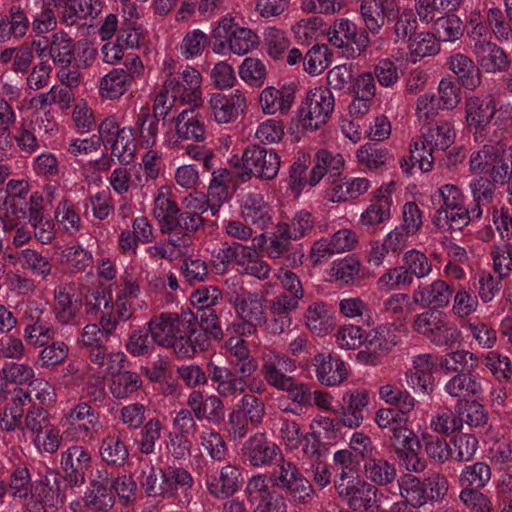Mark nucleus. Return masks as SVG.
Masks as SVG:
<instances>
[{
  "mask_svg": "<svg viewBox=\"0 0 512 512\" xmlns=\"http://www.w3.org/2000/svg\"><path fill=\"white\" fill-rule=\"evenodd\" d=\"M439 368L445 374H461L478 367V357L467 350H454L437 358Z\"/></svg>",
  "mask_w": 512,
  "mask_h": 512,
  "instance_id": "44",
  "label": "nucleus"
},
{
  "mask_svg": "<svg viewBox=\"0 0 512 512\" xmlns=\"http://www.w3.org/2000/svg\"><path fill=\"white\" fill-rule=\"evenodd\" d=\"M397 344L396 335L391 327L379 326L369 331L365 338L366 351L358 353V359L366 364L376 365L380 354H387Z\"/></svg>",
  "mask_w": 512,
  "mask_h": 512,
  "instance_id": "25",
  "label": "nucleus"
},
{
  "mask_svg": "<svg viewBox=\"0 0 512 512\" xmlns=\"http://www.w3.org/2000/svg\"><path fill=\"white\" fill-rule=\"evenodd\" d=\"M99 456L109 467L120 468L129 459V450L120 431L109 432L99 446Z\"/></svg>",
  "mask_w": 512,
  "mask_h": 512,
  "instance_id": "39",
  "label": "nucleus"
},
{
  "mask_svg": "<svg viewBox=\"0 0 512 512\" xmlns=\"http://www.w3.org/2000/svg\"><path fill=\"white\" fill-rule=\"evenodd\" d=\"M131 84L125 70L115 68L101 79L100 94L110 100L118 99L129 89Z\"/></svg>",
  "mask_w": 512,
  "mask_h": 512,
  "instance_id": "54",
  "label": "nucleus"
},
{
  "mask_svg": "<svg viewBox=\"0 0 512 512\" xmlns=\"http://www.w3.org/2000/svg\"><path fill=\"white\" fill-rule=\"evenodd\" d=\"M273 487L284 492L294 503L306 505L314 497L315 491L310 481L300 472L296 464L280 458L269 475Z\"/></svg>",
  "mask_w": 512,
  "mask_h": 512,
  "instance_id": "4",
  "label": "nucleus"
},
{
  "mask_svg": "<svg viewBox=\"0 0 512 512\" xmlns=\"http://www.w3.org/2000/svg\"><path fill=\"white\" fill-rule=\"evenodd\" d=\"M453 295V288L444 280L437 279L431 284L420 285L414 290L413 302L429 309L440 310L448 306Z\"/></svg>",
  "mask_w": 512,
  "mask_h": 512,
  "instance_id": "31",
  "label": "nucleus"
},
{
  "mask_svg": "<svg viewBox=\"0 0 512 512\" xmlns=\"http://www.w3.org/2000/svg\"><path fill=\"white\" fill-rule=\"evenodd\" d=\"M310 170V186H316L325 176L328 185L330 181L342 175L345 160L340 153H333L326 149L318 150L313 158Z\"/></svg>",
  "mask_w": 512,
  "mask_h": 512,
  "instance_id": "28",
  "label": "nucleus"
},
{
  "mask_svg": "<svg viewBox=\"0 0 512 512\" xmlns=\"http://www.w3.org/2000/svg\"><path fill=\"white\" fill-rule=\"evenodd\" d=\"M192 312L185 311L180 315L163 312L152 317L147 326L154 342L164 348H172L180 358H191L192 348L189 333H192Z\"/></svg>",
  "mask_w": 512,
  "mask_h": 512,
  "instance_id": "1",
  "label": "nucleus"
},
{
  "mask_svg": "<svg viewBox=\"0 0 512 512\" xmlns=\"http://www.w3.org/2000/svg\"><path fill=\"white\" fill-rule=\"evenodd\" d=\"M434 31L439 41L454 42L463 36L464 24L456 15H447L436 19Z\"/></svg>",
  "mask_w": 512,
  "mask_h": 512,
  "instance_id": "63",
  "label": "nucleus"
},
{
  "mask_svg": "<svg viewBox=\"0 0 512 512\" xmlns=\"http://www.w3.org/2000/svg\"><path fill=\"white\" fill-rule=\"evenodd\" d=\"M210 114L219 124L235 121L246 108V97L240 90L229 94L213 93L208 101Z\"/></svg>",
  "mask_w": 512,
  "mask_h": 512,
  "instance_id": "18",
  "label": "nucleus"
},
{
  "mask_svg": "<svg viewBox=\"0 0 512 512\" xmlns=\"http://www.w3.org/2000/svg\"><path fill=\"white\" fill-rule=\"evenodd\" d=\"M408 50L413 62L424 57L436 55L440 51L439 40L434 33H416L408 41Z\"/></svg>",
  "mask_w": 512,
  "mask_h": 512,
  "instance_id": "57",
  "label": "nucleus"
},
{
  "mask_svg": "<svg viewBox=\"0 0 512 512\" xmlns=\"http://www.w3.org/2000/svg\"><path fill=\"white\" fill-rule=\"evenodd\" d=\"M469 46L478 66L486 73L506 72L511 60L504 49L491 41L487 27L477 24L469 34Z\"/></svg>",
  "mask_w": 512,
  "mask_h": 512,
  "instance_id": "5",
  "label": "nucleus"
},
{
  "mask_svg": "<svg viewBox=\"0 0 512 512\" xmlns=\"http://www.w3.org/2000/svg\"><path fill=\"white\" fill-rule=\"evenodd\" d=\"M240 208L243 219L260 229L267 228L272 221L271 208L259 192L245 194Z\"/></svg>",
  "mask_w": 512,
  "mask_h": 512,
  "instance_id": "36",
  "label": "nucleus"
},
{
  "mask_svg": "<svg viewBox=\"0 0 512 512\" xmlns=\"http://www.w3.org/2000/svg\"><path fill=\"white\" fill-rule=\"evenodd\" d=\"M240 455L250 466L266 467L272 465L278 456L281 457V449L266 433L257 432L243 443Z\"/></svg>",
  "mask_w": 512,
  "mask_h": 512,
  "instance_id": "13",
  "label": "nucleus"
},
{
  "mask_svg": "<svg viewBox=\"0 0 512 512\" xmlns=\"http://www.w3.org/2000/svg\"><path fill=\"white\" fill-rule=\"evenodd\" d=\"M60 21L67 26L78 24L82 20L95 19L102 11L100 0H54Z\"/></svg>",
  "mask_w": 512,
  "mask_h": 512,
  "instance_id": "23",
  "label": "nucleus"
},
{
  "mask_svg": "<svg viewBox=\"0 0 512 512\" xmlns=\"http://www.w3.org/2000/svg\"><path fill=\"white\" fill-rule=\"evenodd\" d=\"M296 86L294 84L283 85L280 88L273 86L262 90L260 105L265 114L273 115L277 112L286 114L295 100Z\"/></svg>",
  "mask_w": 512,
  "mask_h": 512,
  "instance_id": "35",
  "label": "nucleus"
},
{
  "mask_svg": "<svg viewBox=\"0 0 512 512\" xmlns=\"http://www.w3.org/2000/svg\"><path fill=\"white\" fill-rule=\"evenodd\" d=\"M334 105L330 89L320 87L310 91L299 108L303 128L310 131L319 129L329 119Z\"/></svg>",
  "mask_w": 512,
  "mask_h": 512,
  "instance_id": "8",
  "label": "nucleus"
},
{
  "mask_svg": "<svg viewBox=\"0 0 512 512\" xmlns=\"http://www.w3.org/2000/svg\"><path fill=\"white\" fill-rule=\"evenodd\" d=\"M109 471L100 469L90 481V487L85 492L83 501L87 507L94 511L107 512L115 505V495L111 489Z\"/></svg>",
  "mask_w": 512,
  "mask_h": 512,
  "instance_id": "22",
  "label": "nucleus"
},
{
  "mask_svg": "<svg viewBox=\"0 0 512 512\" xmlns=\"http://www.w3.org/2000/svg\"><path fill=\"white\" fill-rule=\"evenodd\" d=\"M421 144L426 151H444L449 148L455 139V132L452 125L445 120H436L434 123L425 125L422 129Z\"/></svg>",
  "mask_w": 512,
  "mask_h": 512,
  "instance_id": "37",
  "label": "nucleus"
},
{
  "mask_svg": "<svg viewBox=\"0 0 512 512\" xmlns=\"http://www.w3.org/2000/svg\"><path fill=\"white\" fill-rule=\"evenodd\" d=\"M445 391L452 397L467 398L482 393V385L478 375L467 371L452 376L445 384Z\"/></svg>",
  "mask_w": 512,
  "mask_h": 512,
  "instance_id": "48",
  "label": "nucleus"
},
{
  "mask_svg": "<svg viewBox=\"0 0 512 512\" xmlns=\"http://www.w3.org/2000/svg\"><path fill=\"white\" fill-rule=\"evenodd\" d=\"M202 77L198 70L187 67L181 72L170 74L155 98L162 97L169 111L177 103L198 107L202 104Z\"/></svg>",
  "mask_w": 512,
  "mask_h": 512,
  "instance_id": "2",
  "label": "nucleus"
},
{
  "mask_svg": "<svg viewBox=\"0 0 512 512\" xmlns=\"http://www.w3.org/2000/svg\"><path fill=\"white\" fill-rule=\"evenodd\" d=\"M207 373L209 379L216 385L215 389L220 397H237L246 391L248 376L237 374L229 367L209 363Z\"/></svg>",
  "mask_w": 512,
  "mask_h": 512,
  "instance_id": "21",
  "label": "nucleus"
},
{
  "mask_svg": "<svg viewBox=\"0 0 512 512\" xmlns=\"http://www.w3.org/2000/svg\"><path fill=\"white\" fill-rule=\"evenodd\" d=\"M84 294L75 283L57 286L54 290V314L56 320L63 325H74L83 306Z\"/></svg>",
  "mask_w": 512,
  "mask_h": 512,
  "instance_id": "10",
  "label": "nucleus"
},
{
  "mask_svg": "<svg viewBox=\"0 0 512 512\" xmlns=\"http://www.w3.org/2000/svg\"><path fill=\"white\" fill-rule=\"evenodd\" d=\"M27 6L13 4L7 12L0 13V43L23 39L30 28Z\"/></svg>",
  "mask_w": 512,
  "mask_h": 512,
  "instance_id": "24",
  "label": "nucleus"
},
{
  "mask_svg": "<svg viewBox=\"0 0 512 512\" xmlns=\"http://www.w3.org/2000/svg\"><path fill=\"white\" fill-rule=\"evenodd\" d=\"M329 42L336 48L348 47L351 44L356 46L358 55L366 52L371 43L367 30L358 26L347 18H338L328 29Z\"/></svg>",
  "mask_w": 512,
  "mask_h": 512,
  "instance_id": "15",
  "label": "nucleus"
},
{
  "mask_svg": "<svg viewBox=\"0 0 512 512\" xmlns=\"http://www.w3.org/2000/svg\"><path fill=\"white\" fill-rule=\"evenodd\" d=\"M391 195L385 194L379 189L375 200L361 214L360 223L364 226H376L390 218Z\"/></svg>",
  "mask_w": 512,
  "mask_h": 512,
  "instance_id": "52",
  "label": "nucleus"
},
{
  "mask_svg": "<svg viewBox=\"0 0 512 512\" xmlns=\"http://www.w3.org/2000/svg\"><path fill=\"white\" fill-rule=\"evenodd\" d=\"M497 184L487 176H477L470 181L469 187L473 197L472 214L474 216L483 215V207L493 203Z\"/></svg>",
  "mask_w": 512,
  "mask_h": 512,
  "instance_id": "47",
  "label": "nucleus"
},
{
  "mask_svg": "<svg viewBox=\"0 0 512 512\" xmlns=\"http://www.w3.org/2000/svg\"><path fill=\"white\" fill-rule=\"evenodd\" d=\"M491 479V468L485 462H476L472 465H466L460 476L459 481L462 487L483 488Z\"/></svg>",
  "mask_w": 512,
  "mask_h": 512,
  "instance_id": "62",
  "label": "nucleus"
},
{
  "mask_svg": "<svg viewBox=\"0 0 512 512\" xmlns=\"http://www.w3.org/2000/svg\"><path fill=\"white\" fill-rule=\"evenodd\" d=\"M369 404V393L365 389H354L342 397L341 406L335 411L338 422L350 429L360 427Z\"/></svg>",
  "mask_w": 512,
  "mask_h": 512,
  "instance_id": "19",
  "label": "nucleus"
},
{
  "mask_svg": "<svg viewBox=\"0 0 512 512\" xmlns=\"http://www.w3.org/2000/svg\"><path fill=\"white\" fill-rule=\"evenodd\" d=\"M169 107L165 106V100L162 101V97L155 98L153 105V115H151L148 109H141L137 116V126L139 128V137L141 145L145 148H150L156 144L158 132H159V121L164 119L169 114Z\"/></svg>",
  "mask_w": 512,
  "mask_h": 512,
  "instance_id": "27",
  "label": "nucleus"
},
{
  "mask_svg": "<svg viewBox=\"0 0 512 512\" xmlns=\"http://www.w3.org/2000/svg\"><path fill=\"white\" fill-rule=\"evenodd\" d=\"M446 65L458 77L464 88L473 90L481 84L480 68L469 56L460 52L452 54L447 58Z\"/></svg>",
  "mask_w": 512,
  "mask_h": 512,
  "instance_id": "38",
  "label": "nucleus"
},
{
  "mask_svg": "<svg viewBox=\"0 0 512 512\" xmlns=\"http://www.w3.org/2000/svg\"><path fill=\"white\" fill-rule=\"evenodd\" d=\"M311 363L315 367L317 379L323 385H339L348 376L345 362L331 354L318 353L312 358Z\"/></svg>",
  "mask_w": 512,
  "mask_h": 512,
  "instance_id": "33",
  "label": "nucleus"
},
{
  "mask_svg": "<svg viewBox=\"0 0 512 512\" xmlns=\"http://www.w3.org/2000/svg\"><path fill=\"white\" fill-rule=\"evenodd\" d=\"M311 164L309 154L298 152V156L290 166L288 185L296 197L300 195L306 185L310 186V173L307 175V169Z\"/></svg>",
  "mask_w": 512,
  "mask_h": 512,
  "instance_id": "56",
  "label": "nucleus"
},
{
  "mask_svg": "<svg viewBox=\"0 0 512 512\" xmlns=\"http://www.w3.org/2000/svg\"><path fill=\"white\" fill-rule=\"evenodd\" d=\"M179 212L177 203L168 191L159 190L154 198L152 214L159 221L160 231H165L174 215Z\"/></svg>",
  "mask_w": 512,
  "mask_h": 512,
  "instance_id": "60",
  "label": "nucleus"
},
{
  "mask_svg": "<svg viewBox=\"0 0 512 512\" xmlns=\"http://www.w3.org/2000/svg\"><path fill=\"white\" fill-rule=\"evenodd\" d=\"M76 42L65 33L52 35L49 44V55L59 67L73 66L75 61Z\"/></svg>",
  "mask_w": 512,
  "mask_h": 512,
  "instance_id": "49",
  "label": "nucleus"
},
{
  "mask_svg": "<svg viewBox=\"0 0 512 512\" xmlns=\"http://www.w3.org/2000/svg\"><path fill=\"white\" fill-rule=\"evenodd\" d=\"M286 222L278 223L274 232L266 240L265 252L270 259L280 260L284 265H298L303 253L292 244Z\"/></svg>",
  "mask_w": 512,
  "mask_h": 512,
  "instance_id": "16",
  "label": "nucleus"
},
{
  "mask_svg": "<svg viewBox=\"0 0 512 512\" xmlns=\"http://www.w3.org/2000/svg\"><path fill=\"white\" fill-rule=\"evenodd\" d=\"M495 113L496 104L493 99H482L476 96L466 99V123L477 141L488 138Z\"/></svg>",
  "mask_w": 512,
  "mask_h": 512,
  "instance_id": "12",
  "label": "nucleus"
},
{
  "mask_svg": "<svg viewBox=\"0 0 512 512\" xmlns=\"http://www.w3.org/2000/svg\"><path fill=\"white\" fill-rule=\"evenodd\" d=\"M112 157H115L121 165H129L135 157L136 144L133 130L122 127V133L108 144Z\"/></svg>",
  "mask_w": 512,
  "mask_h": 512,
  "instance_id": "55",
  "label": "nucleus"
},
{
  "mask_svg": "<svg viewBox=\"0 0 512 512\" xmlns=\"http://www.w3.org/2000/svg\"><path fill=\"white\" fill-rule=\"evenodd\" d=\"M489 178L500 185L508 184L512 179V146H497L487 171Z\"/></svg>",
  "mask_w": 512,
  "mask_h": 512,
  "instance_id": "50",
  "label": "nucleus"
},
{
  "mask_svg": "<svg viewBox=\"0 0 512 512\" xmlns=\"http://www.w3.org/2000/svg\"><path fill=\"white\" fill-rule=\"evenodd\" d=\"M91 465L92 455L83 446L73 445L61 453V470L70 488L81 487L86 482Z\"/></svg>",
  "mask_w": 512,
  "mask_h": 512,
  "instance_id": "14",
  "label": "nucleus"
},
{
  "mask_svg": "<svg viewBox=\"0 0 512 512\" xmlns=\"http://www.w3.org/2000/svg\"><path fill=\"white\" fill-rule=\"evenodd\" d=\"M204 224V218L198 211L177 212L165 231L168 241L174 247L187 246L191 242L190 235L196 233Z\"/></svg>",
  "mask_w": 512,
  "mask_h": 512,
  "instance_id": "17",
  "label": "nucleus"
},
{
  "mask_svg": "<svg viewBox=\"0 0 512 512\" xmlns=\"http://www.w3.org/2000/svg\"><path fill=\"white\" fill-rule=\"evenodd\" d=\"M481 217L472 214V206L466 208L461 205L456 209H438L433 217V224L443 231H456Z\"/></svg>",
  "mask_w": 512,
  "mask_h": 512,
  "instance_id": "41",
  "label": "nucleus"
},
{
  "mask_svg": "<svg viewBox=\"0 0 512 512\" xmlns=\"http://www.w3.org/2000/svg\"><path fill=\"white\" fill-rule=\"evenodd\" d=\"M226 347L231 356L238 361V372L244 376L253 375L257 369V361L251 356L247 342L240 337H230L226 342Z\"/></svg>",
  "mask_w": 512,
  "mask_h": 512,
  "instance_id": "53",
  "label": "nucleus"
},
{
  "mask_svg": "<svg viewBox=\"0 0 512 512\" xmlns=\"http://www.w3.org/2000/svg\"><path fill=\"white\" fill-rule=\"evenodd\" d=\"M394 11L393 0H361L359 13L368 34L378 35Z\"/></svg>",
  "mask_w": 512,
  "mask_h": 512,
  "instance_id": "29",
  "label": "nucleus"
},
{
  "mask_svg": "<svg viewBox=\"0 0 512 512\" xmlns=\"http://www.w3.org/2000/svg\"><path fill=\"white\" fill-rule=\"evenodd\" d=\"M399 494L402 502L412 509L420 508L428 502L427 487L420 478L412 474H404L398 479Z\"/></svg>",
  "mask_w": 512,
  "mask_h": 512,
  "instance_id": "45",
  "label": "nucleus"
},
{
  "mask_svg": "<svg viewBox=\"0 0 512 512\" xmlns=\"http://www.w3.org/2000/svg\"><path fill=\"white\" fill-rule=\"evenodd\" d=\"M437 365V357L424 353L413 359V368L406 372V382L415 391L430 393L434 387L433 368Z\"/></svg>",
  "mask_w": 512,
  "mask_h": 512,
  "instance_id": "30",
  "label": "nucleus"
},
{
  "mask_svg": "<svg viewBox=\"0 0 512 512\" xmlns=\"http://www.w3.org/2000/svg\"><path fill=\"white\" fill-rule=\"evenodd\" d=\"M359 162L369 169H378L392 158L389 151L378 143H367L357 150Z\"/></svg>",
  "mask_w": 512,
  "mask_h": 512,
  "instance_id": "64",
  "label": "nucleus"
},
{
  "mask_svg": "<svg viewBox=\"0 0 512 512\" xmlns=\"http://www.w3.org/2000/svg\"><path fill=\"white\" fill-rule=\"evenodd\" d=\"M187 405L193 411L196 419L218 425L224 421L225 407L219 395H204L199 391H192L187 399Z\"/></svg>",
  "mask_w": 512,
  "mask_h": 512,
  "instance_id": "26",
  "label": "nucleus"
},
{
  "mask_svg": "<svg viewBox=\"0 0 512 512\" xmlns=\"http://www.w3.org/2000/svg\"><path fill=\"white\" fill-rule=\"evenodd\" d=\"M363 470L366 479L379 486H388L397 478L395 464L381 457L379 453L363 464Z\"/></svg>",
  "mask_w": 512,
  "mask_h": 512,
  "instance_id": "46",
  "label": "nucleus"
},
{
  "mask_svg": "<svg viewBox=\"0 0 512 512\" xmlns=\"http://www.w3.org/2000/svg\"><path fill=\"white\" fill-rule=\"evenodd\" d=\"M295 369L296 364L293 359L285 354L270 352L263 357L260 372L269 386L280 390L293 378L290 373Z\"/></svg>",
  "mask_w": 512,
  "mask_h": 512,
  "instance_id": "20",
  "label": "nucleus"
},
{
  "mask_svg": "<svg viewBox=\"0 0 512 512\" xmlns=\"http://www.w3.org/2000/svg\"><path fill=\"white\" fill-rule=\"evenodd\" d=\"M191 330L189 337L193 342L190 344L192 357L201 351H205L209 346V339L221 340L223 338V330L221 328L219 316L215 309H203L195 316L192 312Z\"/></svg>",
  "mask_w": 512,
  "mask_h": 512,
  "instance_id": "11",
  "label": "nucleus"
},
{
  "mask_svg": "<svg viewBox=\"0 0 512 512\" xmlns=\"http://www.w3.org/2000/svg\"><path fill=\"white\" fill-rule=\"evenodd\" d=\"M265 302L266 299L261 294L243 289L233 296V305L239 319H250L262 324L267 322Z\"/></svg>",
  "mask_w": 512,
  "mask_h": 512,
  "instance_id": "34",
  "label": "nucleus"
},
{
  "mask_svg": "<svg viewBox=\"0 0 512 512\" xmlns=\"http://www.w3.org/2000/svg\"><path fill=\"white\" fill-rule=\"evenodd\" d=\"M53 479V483H51L45 476V481L38 483L31 494V499L35 500L32 508L38 512L40 510L46 512L45 507L57 508L64 503L65 495L60 490L58 478L54 476Z\"/></svg>",
  "mask_w": 512,
  "mask_h": 512,
  "instance_id": "42",
  "label": "nucleus"
},
{
  "mask_svg": "<svg viewBox=\"0 0 512 512\" xmlns=\"http://www.w3.org/2000/svg\"><path fill=\"white\" fill-rule=\"evenodd\" d=\"M241 162L237 176L242 182H247L252 177L271 181L277 176L281 164L280 156L275 150L260 145L247 146L242 153Z\"/></svg>",
  "mask_w": 512,
  "mask_h": 512,
  "instance_id": "6",
  "label": "nucleus"
},
{
  "mask_svg": "<svg viewBox=\"0 0 512 512\" xmlns=\"http://www.w3.org/2000/svg\"><path fill=\"white\" fill-rule=\"evenodd\" d=\"M412 329L437 347L452 348L461 340V331L449 316L437 309H427L415 316Z\"/></svg>",
  "mask_w": 512,
  "mask_h": 512,
  "instance_id": "3",
  "label": "nucleus"
},
{
  "mask_svg": "<svg viewBox=\"0 0 512 512\" xmlns=\"http://www.w3.org/2000/svg\"><path fill=\"white\" fill-rule=\"evenodd\" d=\"M29 396V393H24L22 388L11 392L7 406L0 417L1 430L10 432L22 425L24 406L29 404Z\"/></svg>",
  "mask_w": 512,
  "mask_h": 512,
  "instance_id": "40",
  "label": "nucleus"
},
{
  "mask_svg": "<svg viewBox=\"0 0 512 512\" xmlns=\"http://www.w3.org/2000/svg\"><path fill=\"white\" fill-rule=\"evenodd\" d=\"M456 412L461 419V427L466 423L471 428H481L488 423V412L485 407L477 401L459 402L456 405Z\"/></svg>",
  "mask_w": 512,
  "mask_h": 512,
  "instance_id": "59",
  "label": "nucleus"
},
{
  "mask_svg": "<svg viewBox=\"0 0 512 512\" xmlns=\"http://www.w3.org/2000/svg\"><path fill=\"white\" fill-rule=\"evenodd\" d=\"M175 126L179 138L203 141L206 137L203 117L195 111V107L180 112L175 119Z\"/></svg>",
  "mask_w": 512,
  "mask_h": 512,
  "instance_id": "43",
  "label": "nucleus"
},
{
  "mask_svg": "<svg viewBox=\"0 0 512 512\" xmlns=\"http://www.w3.org/2000/svg\"><path fill=\"white\" fill-rule=\"evenodd\" d=\"M335 489L339 497L347 501L354 511L373 512L379 506V498L383 496L372 483L357 478L348 480L344 471L335 481Z\"/></svg>",
  "mask_w": 512,
  "mask_h": 512,
  "instance_id": "7",
  "label": "nucleus"
},
{
  "mask_svg": "<svg viewBox=\"0 0 512 512\" xmlns=\"http://www.w3.org/2000/svg\"><path fill=\"white\" fill-rule=\"evenodd\" d=\"M252 247L244 246L239 243L228 245L225 243L222 248L215 254V268L221 273L225 272L229 264H236L243 269L247 258L250 257Z\"/></svg>",
  "mask_w": 512,
  "mask_h": 512,
  "instance_id": "51",
  "label": "nucleus"
},
{
  "mask_svg": "<svg viewBox=\"0 0 512 512\" xmlns=\"http://www.w3.org/2000/svg\"><path fill=\"white\" fill-rule=\"evenodd\" d=\"M52 424L50 413L43 407H37L33 403L22 420V425L18 426L22 430L23 436L30 439L38 436L39 433Z\"/></svg>",
  "mask_w": 512,
  "mask_h": 512,
  "instance_id": "58",
  "label": "nucleus"
},
{
  "mask_svg": "<svg viewBox=\"0 0 512 512\" xmlns=\"http://www.w3.org/2000/svg\"><path fill=\"white\" fill-rule=\"evenodd\" d=\"M332 56L333 53L330 51L327 45H313L303 58L305 71L311 75L321 74L329 65Z\"/></svg>",
  "mask_w": 512,
  "mask_h": 512,
  "instance_id": "61",
  "label": "nucleus"
},
{
  "mask_svg": "<svg viewBox=\"0 0 512 512\" xmlns=\"http://www.w3.org/2000/svg\"><path fill=\"white\" fill-rule=\"evenodd\" d=\"M242 472L237 465L227 464L220 469L207 467L205 485L210 495L217 499H227L242 486Z\"/></svg>",
  "mask_w": 512,
  "mask_h": 512,
  "instance_id": "9",
  "label": "nucleus"
},
{
  "mask_svg": "<svg viewBox=\"0 0 512 512\" xmlns=\"http://www.w3.org/2000/svg\"><path fill=\"white\" fill-rule=\"evenodd\" d=\"M370 188V181L362 177H336L326 189V198L331 202L356 199Z\"/></svg>",
  "mask_w": 512,
  "mask_h": 512,
  "instance_id": "32",
  "label": "nucleus"
}]
</instances>
